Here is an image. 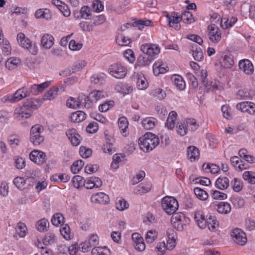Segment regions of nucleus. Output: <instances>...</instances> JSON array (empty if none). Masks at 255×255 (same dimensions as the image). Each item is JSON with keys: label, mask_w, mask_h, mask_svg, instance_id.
<instances>
[{"label": "nucleus", "mask_w": 255, "mask_h": 255, "mask_svg": "<svg viewBox=\"0 0 255 255\" xmlns=\"http://www.w3.org/2000/svg\"><path fill=\"white\" fill-rule=\"evenodd\" d=\"M194 219L200 228L204 229L208 226L211 231H215L219 225L217 218L215 216L209 215L206 219L203 212L201 211L195 213Z\"/></svg>", "instance_id": "1"}, {"label": "nucleus", "mask_w": 255, "mask_h": 255, "mask_svg": "<svg viewBox=\"0 0 255 255\" xmlns=\"http://www.w3.org/2000/svg\"><path fill=\"white\" fill-rule=\"evenodd\" d=\"M159 143L158 137L151 132H147L138 139L140 149L143 151L153 150Z\"/></svg>", "instance_id": "2"}, {"label": "nucleus", "mask_w": 255, "mask_h": 255, "mask_svg": "<svg viewBox=\"0 0 255 255\" xmlns=\"http://www.w3.org/2000/svg\"><path fill=\"white\" fill-rule=\"evenodd\" d=\"M199 127L196 121L193 119H188L182 123H178L176 126V131L181 136H184L189 131L196 130Z\"/></svg>", "instance_id": "3"}, {"label": "nucleus", "mask_w": 255, "mask_h": 255, "mask_svg": "<svg viewBox=\"0 0 255 255\" xmlns=\"http://www.w3.org/2000/svg\"><path fill=\"white\" fill-rule=\"evenodd\" d=\"M161 207L162 209L168 215L174 214L178 209L177 200L172 196H165L162 199Z\"/></svg>", "instance_id": "4"}, {"label": "nucleus", "mask_w": 255, "mask_h": 255, "mask_svg": "<svg viewBox=\"0 0 255 255\" xmlns=\"http://www.w3.org/2000/svg\"><path fill=\"white\" fill-rule=\"evenodd\" d=\"M43 131V127L39 124L35 125L31 127L30 141L34 145H38L44 141V138L42 134Z\"/></svg>", "instance_id": "5"}, {"label": "nucleus", "mask_w": 255, "mask_h": 255, "mask_svg": "<svg viewBox=\"0 0 255 255\" xmlns=\"http://www.w3.org/2000/svg\"><path fill=\"white\" fill-rule=\"evenodd\" d=\"M17 40L19 44L23 48L27 49L33 55L37 54L38 47L36 44H32L30 40L23 33H19L17 35Z\"/></svg>", "instance_id": "6"}, {"label": "nucleus", "mask_w": 255, "mask_h": 255, "mask_svg": "<svg viewBox=\"0 0 255 255\" xmlns=\"http://www.w3.org/2000/svg\"><path fill=\"white\" fill-rule=\"evenodd\" d=\"M23 89H18L13 95L8 94L3 96L0 101L3 103H16L24 99L26 95V91H23Z\"/></svg>", "instance_id": "7"}, {"label": "nucleus", "mask_w": 255, "mask_h": 255, "mask_svg": "<svg viewBox=\"0 0 255 255\" xmlns=\"http://www.w3.org/2000/svg\"><path fill=\"white\" fill-rule=\"evenodd\" d=\"M109 73L117 79L124 78L127 73V68L121 64H114L111 65L109 68Z\"/></svg>", "instance_id": "8"}, {"label": "nucleus", "mask_w": 255, "mask_h": 255, "mask_svg": "<svg viewBox=\"0 0 255 255\" xmlns=\"http://www.w3.org/2000/svg\"><path fill=\"white\" fill-rule=\"evenodd\" d=\"M208 35L209 40L213 43H219L222 38L220 28L215 24H211L208 26Z\"/></svg>", "instance_id": "9"}, {"label": "nucleus", "mask_w": 255, "mask_h": 255, "mask_svg": "<svg viewBox=\"0 0 255 255\" xmlns=\"http://www.w3.org/2000/svg\"><path fill=\"white\" fill-rule=\"evenodd\" d=\"M65 84L58 85L51 88L43 96L44 100H52L65 90Z\"/></svg>", "instance_id": "10"}, {"label": "nucleus", "mask_w": 255, "mask_h": 255, "mask_svg": "<svg viewBox=\"0 0 255 255\" xmlns=\"http://www.w3.org/2000/svg\"><path fill=\"white\" fill-rule=\"evenodd\" d=\"M231 236L237 244L241 246L244 245L247 241L245 233L239 228L232 230L231 232Z\"/></svg>", "instance_id": "11"}, {"label": "nucleus", "mask_w": 255, "mask_h": 255, "mask_svg": "<svg viewBox=\"0 0 255 255\" xmlns=\"http://www.w3.org/2000/svg\"><path fill=\"white\" fill-rule=\"evenodd\" d=\"M31 161L38 165H42L46 162L47 157L44 152L38 150H33L29 154Z\"/></svg>", "instance_id": "12"}, {"label": "nucleus", "mask_w": 255, "mask_h": 255, "mask_svg": "<svg viewBox=\"0 0 255 255\" xmlns=\"http://www.w3.org/2000/svg\"><path fill=\"white\" fill-rule=\"evenodd\" d=\"M140 50L143 53L151 57L156 55L160 52L159 45L151 43H145L141 45Z\"/></svg>", "instance_id": "13"}, {"label": "nucleus", "mask_w": 255, "mask_h": 255, "mask_svg": "<svg viewBox=\"0 0 255 255\" xmlns=\"http://www.w3.org/2000/svg\"><path fill=\"white\" fill-rule=\"evenodd\" d=\"M92 15L91 8L87 5L82 6L80 10H75L73 15L77 19H89Z\"/></svg>", "instance_id": "14"}, {"label": "nucleus", "mask_w": 255, "mask_h": 255, "mask_svg": "<svg viewBox=\"0 0 255 255\" xmlns=\"http://www.w3.org/2000/svg\"><path fill=\"white\" fill-rule=\"evenodd\" d=\"M167 21L168 25L174 28L176 30H179L180 28L179 22L181 21L180 15H178L177 13L172 12L171 14H166Z\"/></svg>", "instance_id": "15"}, {"label": "nucleus", "mask_w": 255, "mask_h": 255, "mask_svg": "<svg viewBox=\"0 0 255 255\" xmlns=\"http://www.w3.org/2000/svg\"><path fill=\"white\" fill-rule=\"evenodd\" d=\"M172 219L174 220V227H176V222L178 223V225H180V227H177V230L179 231L182 230L183 229V226L189 224L190 222V219L186 217L182 213L175 214L172 217Z\"/></svg>", "instance_id": "16"}, {"label": "nucleus", "mask_w": 255, "mask_h": 255, "mask_svg": "<svg viewBox=\"0 0 255 255\" xmlns=\"http://www.w3.org/2000/svg\"><path fill=\"white\" fill-rule=\"evenodd\" d=\"M91 202L95 204L105 205L110 202L109 196L104 192H99L93 194L91 197Z\"/></svg>", "instance_id": "17"}, {"label": "nucleus", "mask_w": 255, "mask_h": 255, "mask_svg": "<svg viewBox=\"0 0 255 255\" xmlns=\"http://www.w3.org/2000/svg\"><path fill=\"white\" fill-rule=\"evenodd\" d=\"M240 69L247 75H251L254 73V66L248 59H242L239 62Z\"/></svg>", "instance_id": "18"}, {"label": "nucleus", "mask_w": 255, "mask_h": 255, "mask_svg": "<svg viewBox=\"0 0 255 255\" xmlns=\"http://www.w3.org/2000/svg\"><path fill=\"white\" fill-rule=\"evenodd\" d=\"M108 96L107 92L101 90H93L88 97H84V101L88 99L91 102L96 103L98 100L104 98Z\"/></svg>", "instance_id": "19"}, {"label": "nucleus", "mask_w": 255, "mask_h": 255, "mask_svg": "<svg viewBox=\"0 0 255 255\" xmlns=\"http://www.w3.org/2000/svg\"><path fill=\"white\" fill-rule=\"evenodd\" d=\"M102 185V181L97 177L92 176L85 180V187L87 189L98 188Z\"/></svg>", "instance_id": "20"}, {"label": "nucleus", "mask_w": 255, "mask_h": 255, "mask_svg": "<svg viewBox=\"0 0 255 255\" xmlns=\"http://www.w3.org/2000/svg\"><path fill=\"white\" fill-rule=\"evenodd\" d=\"M66 135L69 139L71 141L72 145L74 146H77L80 144L81 137L80 134L77 132L75 129H69L66 132Z\"/></svg>", "instance_id": "21"}, {"label": "nucleus", "mask_w": 255, "mask_h": 255, "mask_svg": "<svg viewBox=\"0 0 255 255\" xmlns=\"http://www.w3.org/2000/svg\"><path fill=\"white\" fill-rule=\"evenodd\" d=\"M66 105L68 107L72 109L80 108L82 106L86 107L85 101L81 99L80 97L77 100L72 97L69 98L67 100Z\"/></svg>", "instance_id": "22"}, {"label": "nucleus", "mask_w": 255, "mask_h": 255, "mask_svg": "<svg viewBox=\"0 0 255 255\" xmlns=\"http://www.w3.org/2000/svg\"><path fill=\"white\" fill-rule=\"evenodd\" d=\"M187 156L191 161L198 160L200 157V152L198 148L195 146H189L187 150Z\"/></svg>", "instance_id": "23"}, {"label": "nucleus", "mask_w": 255, "mask_h": 255, "mask_svg": "<svg viewBox=\"0 0 255 255\" xmlns=\"http://www.w3.org/2000/svg\"><path fill=\"white\" fill-rule=\"evenodd\" d=\"M152 21L148 19L135 18L133 19L132 24L134 27H137L140 30H142L145 26H152Z\"/></svg>", "instance_id": "24"}, {"label": "nucleus", "mask_w": 255, "mask_h": 255, "mask_svg": "<svg viewBox=\"0 0 255 255\" xmlns=\"http://www.w3.org/2000/svg\"><path fill=\"white\" fill-rule=\"evenodd\" d=\"M54 37L50 34H44L41 37V44L46 49H50L54 44Z\"/></svg>", "instance_id": "25"}, {"label": "nucleus", "mask_w": 255, "mask_h": 255, "mask_svg": "<svg viewBox=\"0 0 255 255\" xmlns=\"http://www.w3.org/2000/svg\"><path fill=\"white\" fill-rule=\"evenodd\" d=\"M235 64L234 57L231 55H226L222 57L220 64L223 68H231Z\"/></svg>", "instance_id": "26"}, {"label": "nucleus", "mask_w": 255, "mask_h": 255, "mask_svg": "<svg viewBox=\"0 0 255 255\" xmlns=\"http://www.w3.org/2000/svg\"><path fill=\"white\" fill-rule=\"evenodd\" d=\"M115 90L121 93L128 94L132 91V87L127 83L119 82L115 87Z\"/></svg>", "instance_id": "27"}, {"label": "nucleus", "mask_w": 255, "mask_h": 255, "mask_svg": "<svg viewBox=\"0 0 255 255\" xmlns=\"http://www.w3.org/2000/svg\"><path fill=\"white\" fill-rule=\"evenodd\" d=\"M172 81L175 86L179 90H184L186 87L185 82L183 78L180 75H176L171 77Z\"/></svg>", "instance_id": "28"}, {"label": "nucleus", "mask_w": 255, "mask_h": 255, "mask_svg": "<svg viewBox=\"0 0 255 255\" xmlns=\"http://www.w3.org/2000/svg\"><path fill=\"white\" fill-rule=\"evenodd\" d=\"M167 68L166 65L160 61L155 62L153 65V72L155 75L157 76L160 74H164L166 72Z\"/></svg>", "instance_id": "29"}, {"label": "nucleus", "mask_w": 255, "mask_h": 255, "mask_svg": "<svg viewBox=\"0 0 255 255\" xmlns=\"http://www.w3.org/2000/svg\"><path fill=\"white\" fill-rule=\"evenodd\" d=\"M177 116V114L175 111H171L169 113L165 124V127L168 129H173L174 128Z\"/></svg>", "instance_id": "30"}, {"label": "nucleus", "mask_w": 255, "mask_h": 255, "mask_svg": "<svg viewBox=\"0 0 255 255\" xmlns=\"http://www.w3.org/2000/svg\"><path fill=\"white\" fill-rule=\"evenodd\" d=\"M157 123L156 119L152 117H148L143 119L141 122L142 126L146 130L153 129Z\"/></svg>", "instance_id": "31"}, {"label": "nucleus", "mask_w": 255, "mask_h": 255, "mask_svg": "<svg viewBox=\"0 0 255 255\" xmlns=\"http://www.w3.org/2000/svg\"><path fill=\"white\" fill-rule=\"evenodd\" d=\"M151 189V184L150 183H141L137 186L134 190V193L136 194H144L148 192Z\"/></svg>", "instance_id": "32"}, {"label": "nucleus", "mask_w": 255, "mask_h": 255, "mask_svg": "<svg viewBox=\"0 0 255 255\" xmlns=\"http://www.w3.org/2000/svg\"><path fill=\"white\" fill-rule=\"evenodd\" d=\"M229 180L227 177H219L215 182V186L220 189L225 190L229 186Z\"/></svg>", "instance_id": "33"}, {"label": "nucleus", "mask_w": 255, "mask_h": 255, "mask_svg": "<svg viewBox=\"0 0 255 255\" xmlns=\"http://www.w3.org/2000/svg\"><path fill=\"white\" fill-rule=\"evenodd\" d=\"M16 234L13 237L17 239V235L20 238L24 237L27 234V228L26 225L22 223H18L15 228Z\"/></svg>", "instance_id": "34"}, {"label": "nucleus", "mask_w": 255, "mask_h": 255, "mask_svg": "<svg viewBox=\"0 0 255 255\" xmlns=\"http://www.w3.org/2000/svg\"><path fill=\"white\" fill-rule=\"evenodd\" d=\"M86 118V114L81 111H78L71 114V121L73 123H80L83 121Z\"/></svg>", "instance_id": "35"}, {"label": "nucleus", "mask_w": 255, "mask_h": 255, "mask_svg": "<svg viewBox=\"0 0 255 255\" xmlns=\"http://www.w3.org/2000/svg\"><path fill=\"white\" fill-rule=\"evenodd\" d=\"M51 13L49 9H39L35 11V16L36 18H45L48 20L51 18Z\"/></svg>", "instance_id": "36"}, {"label": "nucleus", "mask_w": 255, "mask_h": 255, "mask_svg": "<svg viewBox=\"0 0 255 255\" xmlns=\"http://www.w3.org/2000/svg\"><path fill=\"white\" fill-rule=\"evenodd\" d=\"M118 124L122 135L124 136H127L128 134L127 128H128V126L127 119L124 117L120 118L119 119Z\"/></svg>", "instance_id": "37"}, {"label": "nucleus", "mask_w": 255, "mask_h": 255, "mask_svg": "<svg viewBox=\"0 0 255 255\" xmlns=\"http://www.w3.org/2000/svg\"><path fill=\"white\" fill-rule=\"evenodd\" d=\"M106 75L103 73L94 74L91 77L92 83L97 85H103L106 82Z\"/></svg>", "instance_id": "38"}, {"label": "nucleus", "mask_w": 255, "mask_h": 255, "mask_svg": "<svg viewBox=\"0 0 255 255\" xmlns=\"http://www.w3.org/2000/svg\"><path fill=\"white\" fill-rule=\"evenodd\" d=\"M217 211L221 214H227L231 211V206L228 202H222L217 205Z\"/></svg>", "instance_id": "39"}, {"label": "nucleus", "mask_w": 255, "mask_h": 255, "mask_svg": "<svg viewBox=\"0 0 255 255\" xmlns=\"http://www.w3.org/2000/svg\"><path fill=\"white\" fill-rule=\"evenodd\" d=\"M21 63L20 59L16 57H11L7 60L5 62V67L10 70L17 67Z\"/></svg>", "instance_id": "40"}, {"label": "nucleus", "mask_w": 255, "mask_h": 255, "mask_svg": "<svg viewBox=\"0 0 255 255\" xmlns=\"http://www.w3.org/2000/svg\"><path fill=\"white\" fill-rule=\"evenodd\" d=\"M236 95L239 99L251 98L254 95V91L247 89H241L238 91Z\"/></svg>", "instance_id": "41"}, {"label": "nucleus", "mask_w": 255, "mask_h": 255, "mask_svg": "<svg viewBox=\"0 0 255 255\" xmlns=\"http://www.w3.org/2000/svg\"><path fill=\"white\" fill-rule=\"evenodd\" d=\"M49 226V221L45 218H43L37 221L35 224L36 229L40 232L46 231Z\"/></svg>", "instance_id": "42"}, {"label": "nucleus", "mask_w": 255, "mask_h": 255, "mask_svg": "<svg viewBox=\"0 0 255 255\" xmlns=\"http://www.w3.org/2000/svg\"><path fill=\"white\" fill-rule=\"evenodd\" d=\"M92 255H109L110 250L106 247H97L93 248L91 251Z\"/></svg>", "instance_id": "43"}, {"label": "nucleus", "mask_w": 255, "mask_h": 255, "mask_svg": "<svg viewBox=\"0 0 255 255\" xmlns=\"http://www.w3.org/2000/svg\"><path fill=\"white\" fill-rule=\"evenodd\" d=\"M136 85L139 90H144L147 87L148 82L142 74H137Z\"/></svg>", "instance_id": "44"}, {"label": "nucleus", "mask_w": 255, "mask_h": 255, "mask_svg": "<svg viewBox=\"0 0 255 255\" xmlns=\"http://www.w3.org/2000/svg\"><path fill=\"white\" fill-rule=\"evenodd\" d=\"M150 62L151 61L149 60L148 57L142 55H139L137 57L134 66L135 68H140L141 67H145L148 66L150 64Z\"/></svg>", "instance_id": "45"}, {"label": "nucleus", "mask_w": 255, "mask_h": 255, "mask_svg": "<svg viewBox=\"0 0 255 255\" xmlns=\"http://www.w3.org/2000/svg\"><path fill=\"white\" fill-rule=\"evenodd\" d=\"M181 21L186 24H191L195 21L194 18L192 13L188 10H185L180 16Z\"/></svg>", "instance_id": "46"}, {"label": "nucleus", "mask_w": 255, "mask_h": 255, "mask_svg": "<svg viewBox=\"0 0 255 255\" xmlns=\"http://www.w3.org/2000/svg\"><path fill=\"white\" fill-rule=\"evenodd\" d=\"M70 179V177L66 174H55L50 178L51 181L64 183L68 182Z\"/></svg>", "instance_id": "47"}, {"label": "nucleus", "mask_w": 255, "mask_h": 255, "mask_svg": "<svg viewBox=\"0 0 255 255\" xmlns=\"http://www.w3.org/2000/svg\"><path fill=\"white\" fill-rule=\"evenodd\" d=\"M51 221L55 226H62L64 222V217L62 214L58 213L52 216Z\"/></svg>", "instance_id": "48"}, {"label": "nucleus", "mask_w": 255, "mask_h": 255, "mask_svg": "<svg viewBox=\"0 0 255 255\" xmlns=\"http://www.w3.org/2000/svg\"><path fill=\"white\" fill-rule=\"evenodd\" d=\"M26 108L29 107L33 109L38 108L40 105V101L39 99L29 98L27 99L23 105Z\"/></svg>", "instance_id": "49"}, {"label": "nucleus", "mask_w": 255, "mask_h": 255, "mask_svg": "<svg viewBox=\"0 0 255 255\" xmlns=\"http://www.w3.org/2000/svg\"><path fill=\"white\" fill-rule=\"evenodd\" d=\"M20 89H23V91H26V95L24 96V98L28 97L31 93L34 95H37L40 93L38 85L37 84H33L30 87L23 86Z\"/></svg>", "instance_id": "50"}, {"label": "nucleus", "mask_w": 255, "mask_h": 255, "mask_svg": "<svg viewBox=\"0 0 255 255\" xmlns=\"http://www.w3.org/2000/svg\"><path fill=\"white\" fill-rule=\"evenodd\" d=\"M203 85L208 91H215L219 89V82L216 80L206 82Z\"/></svg>", "instance_id": "51"}, {"label": "nucleus", "mask_w": 255, "mask_h": 255, "mask_svg": "<svg viewBox=\"0 0 255 255\" xmlns=\"http://www.w3.org/2000/svg\"><path fill=\"white\" fill-rule=\"evenodd\" d=\"M172 230L168 231L167 234L168 235V240L166 245L168 250H172L175 246V238Z\"/></svg>", "instance_id": "52"}, {"label": "nucleus", "mask_w": 255, "mask_h": 255, "mask_svg": "<svg viewBox=\"0 0 255 255\" xmlns=\"http://www.w3.org/2000/svg\"><path fill=\"white\" fill-rule=\"evenodd\" d=\"M73 186L76 188L85 187V180L80 175L74 176L72 180Z\"/></svg>", "instance_id": "53"}, {"label": "nucleus", "mask_w": 255, "mask_h": 255, "mask_svg": "<svg viewBox=\"0 0 255 255\" xmlns=\"http://www.w3.org/2000/svg\"><path fill=\"white\" fill-rule=\"evenodd\" d=\"M116 42L120 46H125L130 43L131 40L123 34H119L116 37Z\"/></svg>", "instance_id": "54"}, {"label": "nucleus", "mask_w": 255, "mask_h": 255, "mask_svg": "<svg viewBox=\"0 0 255 255\" xmlns=\"http://www.w3.org/2000/svg\"><path fill=\"white\" fill-rule=\"evenodd\" d=\"M157 232L155 230H150L147 232L145 235V241L147 243H152L157 238Z\"/></svg>", "instance_id": "55"}, {"label": "nucleus", "mask_w": 255, "mask_h": 255, "mask_svg": "<svg viewBox=\"0 0 255 255\" xmlns=\"http://www.w3.org/2000/svg\"><path fill=\"white\" fill-rule=\"evenodd\" d=\"M192 55L194 59L197 61H201L203 60L204 55L202 50L200 47L196 46L193 47Z\"/></svg>", "instance_id": "56"}, {"label": "nucleus", "mask_w": 255, "mask_h": 255, "mask_svg": "<svg viewBox=\"0 0 255 255\" xmlns=\"http://www.w3.org/2000/svg\"><path fill=\"white\" fill-rule=\"evenodd\" d=\"M203 169L206 171H210L212 174H217L220 170L218 166L215 164H204Z\"/></svg>", "instance_id": "57"}, {"label": "nucleus", "mask_w": 255, "mask_h": 255, "mask_svg": "<svg viewBox=\"0 0 255 255\" xmlns=\"http://www.w3.org/2000/svg\"><path fill=\"white\" fill-rule=\"evenodd\" d=\"M43 244L46 245H51L54 244L56 242V237L54 233H47L44 239H43Z\"/></svg>", "instance_id": "58"}, {"label": "nucleus", "mask_w": 255, "mask_h": 255, "mask_svg": "<svg viewBox=\"0 0 255 255\" xmlns=\"http://www.w3.org/2000/svg\"><path fill=\"white\" fill-rule=\"evenodd\" d=\"M194 192L196 197L201 200H205L208 197V194L200 188H195Z\"/></svg>", "instance_id": "59"}, {"label": "nucleus", "mask_w": 255, "mask_h": 255, "mask_svg": "<svg viewBox=\"0 0 255 255\" xmlns=\"http://www.w3.org/2000/svg\"><path fill=\"white\" fill-rule=\"evenodd\" d=\"M84 165V162L82 160H78L75 161L71 167L72 172L74 174L78 173L82 169Z\"/></svg>", "instance_id": "60"}, {"label": "nucleus", "mask_w": 255, "mask_h": 255, "mask_svg": "<svg viewBox=\"0 0 255 255\" xmlns=\"http://www.w3.org/2000/svg\"><path fill=\"white\" fill-rule=\"evenodd\" d=\"M26 108L23 105L22 107L16 109L15 111V114L18 115L19 118L27 119L30 117L29 112L26 111Z\"/></svg>", "instance_id": "61"}, {"label": "nucleus", "mask_w": 255, "mask_h": 255, "mask_svg": "<svg viewBox=\"0 0 255 255\" xmlns=\"http://www.w3.org/2000/svg\"><path fill=\"white\" fill-rule=\"evenodd\" d=\"M211 195L215 200H224L227 198V195L217 190H211Z\"/></svg>", "instance_id": "62"}, {"label": "nucleus", "mask_w": 255, "mask_h": 255, "mask_svg": "<svg viewBox=\"0 0 255 255\" xmlns=\"http://www.w3.org/2000/svg\"><path fill=\"white\" fill-rule=\"evenodd\" d=\"M129 207L128 203L124 199H119L117 200L116 207L119 211H124Z\"/></svg>", "instance_id": "63"}, {"label": "nucleus", "mask_w": 255, "mask_h": 255, "mask_svg": "<svg viewBox=\"0 0 255 255\" xmlns=\"http://www.w3.org/2000/svg\"><path fill=\"white\" fill-rule=\"evenodd\" d=\"M243 177L249 183L252 184L255 183V172L247 171L243 174Z\"/></svg>", "instance_id": "64"}]
</instances>
